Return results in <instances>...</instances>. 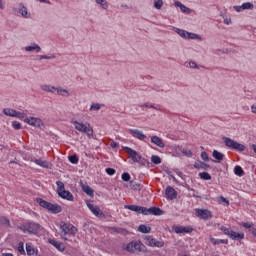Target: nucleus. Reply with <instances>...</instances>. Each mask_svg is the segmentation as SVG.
<instances>
[{
	"label": "nucleus",
	"mask_w": 256,
	"mask_h": 256,
	"mask_svg": "<svg viewBox=\"0 0 256 256\" xmlns=\"http://www.w3.org/2000/svg\"><path fill=\"white\" fill-rule=\"evenodd\" d=\"M72 124L74 125V128L76 129V131H79V133H85V135H87L88 139H93L94 135V131H93V127H91V124L89 123H83L81 121H73Z\"/></svg>",
	"instance_id": "f257e3e1"
},
{
	"label": "nucleus",
	"mask_w": 256,
	"mask_h": 256,
	"mask_svg": "<svg viewBox=\"0 0 256 256\" xmlns=\"http://www.w3.org/2000/svg\"><path fill=\"white\" fill-rule=\"evenodd\" d=\"M60 235L62 237V239H64L65 241H69V239L67 238V235H77V227L73 226V224L69 223V222H60Z\"/></svg>",
	"instance_id": "f03ea898"
},
{
	"label": "nucleus",
	"mask_w": 256,
	"mask_h": 256,
	"mask_svg": "<svg viewBox=\"0 0 256 256\" xmlns=\"http://www.w3.org/2000/svg\"><path fill=\"white\" fill-rule=\"evenodd\" d=\"M18 229L23 233H29L30 235H37L43 227L35 222H28L22 226H19Z\"/></svg>",
	"instance_id": "7ed1b4c3"
},
{
	"label": "nucleus",
	"mask_w": 256,
	"mask_h": 256,
	"mask_svg": "<svg viewBox=\"0 0 256 256\" xmlns=\"http://www.w3.org/2000/svg\"><path fill=\"white\" fill-rule=\"evenodd\" d=\"M129 253H145L147 247L141 241H132L126 246Z\"/></svg>",
	"instance_id": "20e7f679"
},
{
	"label": "nucleus",
	"mask_w": 256,
	"mask_h": 256,
	"mask_svg": "<svg viewBox=\"0 0 256 256\" xmlns=\"http://www.w3.org/2000/svg\"><path fill=\"white\" fill-rule=\"evenodd\" d=\"M220 231L224 233V235H227L230 237V239L236 240V241H241V239H245V234L243 232H235L225 226L220 227Z\"/></svg>",
	"instance_id": "39448f33"
},
{
	"label": "nucleus",
	"mask_w": 256,
	"mask_h": 256,
	"mask_svg": "<svg viewBox=\"0 0 256 256\" xmlns=\"http://www.w3.org/2000/svg\"><path fill=\"white\" fill-rule=\"evenodd\" d=\"M226 147L229 149H234L235 151H244L245 150V145L229 138V137H223L222 138Z\"/></svg>",
	"instance_id": "423d86ee"
},
{
	"label": "nucleus",
	"mask_w": 256,
	"mask_h": 256,
	"mask_svg": "<svg viewBox=\"0 0 256 256\" xmlns=\"http://www.w3.org/2000/svg\"><path fill=\"white\" fill-rule=\"evenodd\" d=\"M87 207L95 215V217H98V219H105V213L102 212L101 208L95 204H91L90 202H87Z\"/></svg>",
	"instance_id": "0eeeda50"
},
{
	"label": "nucleus",
	"mask_w": 256,
	"mask_h": 256,
	"mask_svg": "<svg viewBox=\"0 0 256 256\" xmlns=\"http://www.w3.org/2000/svg\"><path fill=\"white\" fill-rule=\"evenodd\" d=\"M142 215L161 216V215H165V212L161 210V208L159 207H151V208L144 207Z\"/></svg>",
	"instance_id": "6e6552de"
},
{
	"label": "nucleus",
	"mask_w": 256,
	"mask_h": 256,
	"mask_svg": "<svg viewBox=\"0 0 256 256\" xmlns=\"http://www.w3.org/2000/svg\"><path fill=\"white\" fill-rule=\"evenodd\" d=\"M24 123H27L28 125H31L32 127H43V120H41L40 118H36V117H27L24 119Z\"/></svg>",
	"instance_id": "1a4fd4ad"
},
{
	"label": "nucleus",
	"mask_w": 256,
	"mask_h": 256,
	"mask_svg": "<svg viewBox=\"0 0 256 256\" xmlns=\"http://www.w3.org/2000/svg\"><path fill=\"white\" fill-rule=\"evenodd\" d=\"M145 241L149 247H164L165 242L158 241L157 239L153 238L152 236H145Z\"/></svg>",
	"instance_id": "9d476101"
},
{
	"label": "nucleus",
	"mask_w": 256,
	"mask_h": 256,
	"mask_svg": "<svg viewBox=\"0 0 256 256\" xmlns=\"http://www.w3.org/2000/svg\"><path fill=\"white\" fill-rule=\"evenodd\" d=\"M124 150L129 155V157H131L134 163H139V161H141L142 157L140 156L139 152L133 150L130 147H125Z\"/></svg>",
	"instance_id": "9b49d317"
},
{
	"label": "nucleus",
	"mask_w": 256,
	"mask_h": 256,
	"mask_svg": "<svg viewBox=\"0 0 256 256\" xmlns=\"http://www.w3.org/2000/svg\"><path fill=\"white\" fill-rule=\"evenodd\" d=\"M196 216L199 217V219H211L213 214L207 209H196Z\"/></svg>",
	"instance_id": "f8f14e48"
},
{
	"label": "nucleus",
	"mask_w": 256,
	"mask_h": 256,
	"mask_svg": "<svg viewBox=\"0 0 256 256\" xmlns=\"http://www.w3.org/2000/svg\"><path fill=\"white\" fill-rule=\"evenodd\" d=\"M129 132L132 137L139 139V141H145V139H147V135L143 134V132L138 129H130Z\"/></svg>",
	"instance_id": "ddd939ff"
},
{
	"label": "nucleus",
	"mask_w": 256,
	"mask_h": 256,
	"mask_svg": "<svg viewBox=\"0 0 256 256\" xmlns=\"http://www.w3.org/2000/svg\"><path fill=\"white\" fill-rule=\"evenodd\" d=\"M173 231L177 234H181V233H193V228L187 226H174L173 227Z\"/></svg>",
	"instance_id": "4468645a"
},
{
	"label": "nucleus",
	"mask_w": 256,
	"mask_h": 256,
	"mask_svg": "<svg viewBox=\"0 0 256 256\" xmlns=\"http://www.w3.org/2000/svg\"><path fill=\"white\" fill-rule=\"evenodd\" d=\"M165 195L168 199L173 201V199H177V192L175 191V188L168 186L165 190Z\"/></svg>",
	"instance_id": "2eb2a0df"
},
{
	"label": "nucleus",
	"mask_w": 256,
	"mask_h": 256,
	"mask_svg": "<svg viewBox=\"0 0 256 256\" xmlns=\"http://www.w3.org/2000/svg\"><path fill=\"white\" fill-rule=\"evenodd\" d=\"M24 51H26L27 53H41V46H39L36 43H33L30 46H26L24 48Z\"/></svg>",
	"instance_id": "dca6fc26"
},
{
	"label": "nucleus",
	"mask_w": 256,
	"mask_h": 256,
	"mask_svg": "<svg viewBox=\"0 0 256 256\" xmlns=\"http://www.w3.org/2000/svg\"><path fill=\"white\" fill-rule=\"evenodd\" d=\"M18 12L20 13V15H22V17H24V19H29L31 17V14H29V12L27 11V7H25L23 3H20L18 5Z\"/></svg>",
	"instance_id": "f3484780"
},
{
	"label": "nucleus",
	"mask_w": 256,
	"mask_h": 256,
	"mask_svg": "<svg viewBox=\"0 0 256 256\" xmlns=\"http://www.w3.org/2000/svg\"><path fill=\"white\" fill-rule=\"evenodd\" d=\"M151 143L156 145V147H160V149L165 148V143L163 142V139H161L159 136H152Z\"/></svg>",
	"instance_id": "a211bd4d"
},
{
	"label": "nucleus",
	"mask_w": 256,
	"mask_h": 256,
	"mask_svg": "<svg viewBox=\"0 0 256 256\" xmlns=\"http://www.w3.org/2000/svg\"><path fill=\"white\" fill-rule=\"evenodd\" d=\"M124 209H129V211H134L135 213H141L143 215L144 207L137 205H125Z\"/></svg>",
	"instance_id": "6ab92c4d"
},
{
	"label": "nucleus",
	"mask_w": 256,
	"mask_h": 256,
	"mask_svg": "<svg viewBox=\"0 0 256 256\" xmlns=\"http://www.w3.org/2000/svg\"><path fill=\"white\" fill-rule=\"evenodd\" d=\"M47 211H50V213H61L63 211V208L59 204H49Z\"/></svg>",
	"instance_id": "aec40b11"
},
{
	"label": "nucleus",
	"mask_w": 256,
	"mask_h": 256,
	"mask_svg": "<svg viewBox=\"0 0 256 256\" xmlns=\"http://www.w3.org/2000/svg\"><path fill=\"white\" fill-rule=\"evenodd\" d=\"M50 245H53V247H56L58 251H65V245L63 243L55 240V239H49Z\"/></svg>",
	"instance_id": "412c9836"
},
{
	"label": "nucleus",
	"mask_w": 256,
	"mask_h": 256,
	"mask_svg": "<svg viewBox=\"0 0 256 256\" xmlns=\"http://www.w3.org/2000/svg\"><path fill=\"white\" fill-rule=\"evenodd\" d=\"M59 197L62 199H67V201H73V194L67 190H62V192L58 193Z\"/></svg>",
	"instance_id": "4be33fe9"
},
{
	"label": "nucleus",
	"mask_w": 256,
	"mask_h": 256,
	"mask_svg": "<svg viewBox=\"0 0 256 256\" xmlns=\"http://www.w3.org/2000/svg\"><path fill=\"white\" fill-rule=\"evenodd\" d=\"M40 88L42 89V91H45L46 93H55V91H57V87L47 84L41 85Z\"/></svg>",
	"instance_id": "5701e85b"
},
{
	"label": "nucleus",
	"mask_w": 256,
	"mask_h": 256,
	"mask_svg": "<svg viewBox=\"0 0 256 256\" xmlns=\"http://www.w3.org/2000/svg\"><path fill=\"white\" fill-rule=\"evenodd\" d=\"M209 165L206 164L205 162H201V161H196L194 163V168L195 169H203L204 171H207V169H209Z\"/></svg>",
	"instance_id": "b1692460"
},
{
	"label": "nucleus",
	"mask_w": 256,
	"mask_h": 256,
	"mask_svg": "<svg viewBox=\"0 0 256 256\" xmlns=\"http://www.w3.org/2000/svg\"><path fill=\"white\" fill-rule=\"evenodd\" d=\"M174 5H175V7H179V9H180V11H182V13H187V14L191 13V10L179 1H176L174 3Z\"/></svg>",
	"instance_id": "393cba45"
},
{
	"label": "nucleus",
	"mask_w": 256,
	"mask_h": 256,
	"mask_svg": "<svg viewBox=\"0 0 256 256\" xmlns=\"http://www.w3.org/2000/svg\"><path fill=\"white\" fill-rule=\"evenodd\" d=\"M138 107L143 109V107H147L148 109H155L156 111H161V108H159V105L155 106V104H151L149 102H146L144 104H139Z\"/></svg>",
	"instance_id": "a878e982"
},
{
	"label": "nucleus",
	"mask_w": 256,
	"mask_h": 256,
	"mask_svg": "<svg viewBox=\"0 0 256 256\" xmlns=\"http://www.w3.org/2000/svg\"><path fill=\"white\" fill-rule=\"evenodd\" d=\"M173 31L180 35L183 39H187L189 32L180 28H173Z\"/></svg>",
	"instance_id": "bb28decb"
},
{
	"label": "nucleus",
	"mask_w": 256,
	"mask_h": 256,
	"mask_svg": "<svg viewBox=\"0 0 256 256\" xmlns=\"http://www.w3.org/2000/svg\"><path fill=\"white\" fill-rule=\"evenodd\" d=\"M212 157H214V159H217L218 163H221V161H223L225 155H223V153H221L217 150H214L212 153Z\"/></svg>",
	"instance_id": "cd10ccee"
},
{
	"label": "nucleus",
	"mask_w": 256,
	"mask_h": 256,
	"mask_svg": "<svg viewBox=\"0 0 256 256\" xmlns=\"http://www.w3.org/2000/svg\"><path fill=\"white\" fill-rule=\"evenodd\" d=\"M36 203L40 205V207H43L44 209H49L50 202H47L43 200L42 198H36Z\"/></svg>",
	"instance_id": "c85d7f7f"
},
{
	"label": "nucleus",
	"mask_w": 256,
	"mask_h": 256,
	"mask_svg": "<svg viewBox=\"0 0 256 256\" xmlns=\"http://www.w3.org/2000/svg\"><path fill=\"white\" fill-rule=\"evenodd\" d=\"M56 92L58 93V95H61V97H69L71 95L68 90L61 87L56 88Z\"/></svg>",
	"instance_id": "c756f323"
},
{
	"label": "nucleus",
	"mask_w": 256,
	"mask_h": 256,
	"mask_svg": "<svg viewBox=\"0 0 256 256\" xmlns=\"http://www.w3.org/2000/svg\"><path fill=\"white\" fill-rule=\"evenodd\" d=\"M34 163H36V165H39L40 167H44V169H49V162L48 161H43L41 159H35Z\"/></svg>",
	"instance_id": "7c9ffc66"
},
{
	"label": "nucleus",
	"mask_w": 256,
	"mask_h": 256,
	"mask_svg": "<svg viewBox=\"0 0 256 256\" xmlns=\"http://www.w3.org/2000/svg\"><path fill=\"white\" fill-rule=\"evenodd\" d=\"M81 187H82V191H84V193L89 195V197H93L94 192L88 185L81 184Z\"/></svg>",
	"instance_id": "2f4dec72"
},
{
	"label": "nucleus",
	"mask_w": 256,
	"mask_h": 256,
	"mask_svg": "<svg viewBox=\"0 0 256 256\" xmlns=\"http://www.w3.org/2000/svg\"><path fill=\"white\" fill-rule=\"evenodd\" d=\"M210 241H211V243H213L214 245H220V244H225V245H227V243H229L228 240H225V239H215V238H213V237L210 238Z\"/></svg>",
	"instance_id": "473e14b6"
},
{
	"label": "nucleus",
	"mask_w": 256,
	"mask_h": 256,
	"mask_svg": "<svg viewBox=\"0 0 256 256\" xmlns=\"http://www.w3.org/2000/svg\"><path fill=\"white\" fill-rule=\"evenodd\" d=\"M138 231L140 233H151V227L145 225V224H142L138 227Z\"/></svg>",
	"instance_id": "72a5a7b5"
},
{
	"label": "nucleus",
	"mask_w": 256,
	"mask_h": 256,
	"mask_svg": "<svg viewBox=\"0 0 256 256\" xmlns=\"http://www.w3.org/2000/svg\"><path fill=\"white\" fill-rule=\"evenodd\" d=\"M15 111L14 109L11 108H5L3 110L4 115H6L7 117H15Z\"/></svg>",
	"instance_id": "f704fd0d"
},
{
	"label": "nucleus",
	"mask_w": 256,
	"mask_h": 256,
	"mask_svg": "<svg viewBox=\"0 0 256 256\" xmlns=\"http://www.w3.org/2000/svg\"><path fill=\"white\" fill-rule=\"evenodd\" d=\"M234 173L238 177H243V175H245V171H243V168H241V166H235Z\"/></svg>",
	"instance_id": "c9c22d12"
},
{
	"label": "nucleus",
	"mask_w": 256,
	"mask_h": 256,
	"mask_svg": "<svg viewBox=\"0 0 256 256\" xmlns=\"http://www.w3.org/2000/svg\"><path fill=\"white\" fill-rule=\"evenodd\" d=\"M95 2L102 7V9L107 10L109 9V3L107 0H95Z\"/></svg>",
	"instance_id": "e433bc0d"
},
{
	"label": "nucleus",
	"mask_w": 256,
	"mask_h": 256,
	"mask_svg": "<svg viewBox=\"0 0 256 256\" xmlns=\"http://www.w3.org/2000/svg\"><path fill=\"white\" fill-rule=\"evenodd\" d=\"M27 115V111H15L14 117H16L17 119H25Z\"/></svg>",
	"instance_id": "4c0bfd02"
},
{
	"label": "nucleus",
	"mask_w": 256,
	"mask_h": 256,
	"mask_svg": "<svg viewBox=\"0 0 256 256\" xmlns=\"http://www.w3.org/2000/svg\"><path fill=\"white\" fill-rule=\"evenodd\" d=\"M200 179H203V181H211V174L207 172L199 173Z\"/></svg>",
	"instance_id": "58836bf2"
},
{
	"label": "nucleus",
	"mask_w": 256,
	"mask_h": 256,
	"mask_svg": "<svg viewBox=\"0 0 256 256\" xmlns=\"http://www.w3.org/2000/svg\"><path fill=\"white\" fill-rule=\"evenodd\" d=\"M186 39H194V40L201 41L202 38H201V35L199 34L188 32V36Z\"/></svg>",
	"instance_id": "ea45409f"
},
{
	"label": "nucleus",
	"mask_w": 256,
	"mask_h": 256,
	"mask_svg": "<svg viewBox=\"0 0 256 256\" xmlns=\"http://www.w3.org/2000/svg\"><path fill=\"white\" fill-rule=\"evenodd\" d=\"M26 253L27 255H35V248L29 243L26 244Z\"/></svg>",
	"instance_id": "a19ab883"
},
{
	"label": "nucleus",
	"mask_w": 256,
	"mask_h": 256,
	"mask_svg": "<svg viewBox=\"0 0 256 256\" xmlns=\"http://www.w3.org/2000/svg\"><path fill=\"white\" fill-rule=\"evenodd\" d=\"M130 188L133 189V191H140L141 185L135 181H130Z\"/></svg>",
	"instance_id": "79ce46f5"
},
{
	"label": "nucleus",
	"mask_w": 256,
	"mask_h": 256,
	"mask_svg": "<svg viewBox=\"0 0 256 256\" xmlns=\"http://www.w3.org/2000/svg\"><path fill=\"white\" fill-rule=\"evenodd\" d=\"M56 185H57V193H61L62 191H65V184L61 181H57L56 182Z\"/></svg>",
	"instance_id": "37998d69"
},
{
	"label": "nucleus",
	"mask_w": 256,
	"mask_h": 256,
	"mask_svg": "<svg viewBox=\"0 0 256 256\" xmlns=\"http://www.w3.org/2000/svg\"><path fill=\"white\" fill-rule=\"evenodd\" d=\"M151 161L154 163V165H161V157L157 155H152Z\"/></svg>",
	"instance_id": "c03bdc74"
},
{
	"label": "nucleus",
	"mask_w": 256,
	"mask_h": 256,
	"mask_svg": "<svg viewBox=\"0 0 256 256\" xmlns=\"http://www.w3.org/2000/svg\"><path fill=\"white\" fill-rule=\"evenodd\" d=\"M242 9H244V11H245V9L253 10V9H255V6L251 2H246V3L242 4Z\"/></svg>",
	"instance_id": "a18cd8bd"
},
{
	"label": "nucleus",
	"mask_w": 256,
	"mask_h": 256,
	"mask_svg": "<svg viewBox=\"0 0 256 256\" xmlns=\"http://www.w3.org/2000/svg\"><path fill=\"white\" fill-rule=\"evenodd\" d=\"M68 159L73 165H77V163H79V157H77V155L69 156Z\"/></svg>",
	"instance_id": "49530a36"
},
{
	"label": "nucleus",
	"mask_w": 256,
	"mask_h": 256,
	"mask_svg": "<svg viewBox=\"0 0 256 256\" xmlns=\"http://www.w3.org/2000/svg\"><path fill=\"white\" fill-rule=\"evenodd\" d=\"M101 107H103V105H101L99 103H93L90 106V111H99L101 109Z\"/></svg>",
	"instance_id": "de8ad7c7"
},
{
	"label": "nucleus",
	"mask_w": 256,
	"mask_h": 256,
	"mask_svg": "<svg viewBox=\"0 0 256 256\" xmlns=\"http://www.w3.org/2000/svg\"><path fill=\"white\" fill-rule=\"evenodd\" d=\"M18 252L20 255H25V247L23 242H19L18 244Z\"/></svg>",
	"instance_id": "09e8293b"
},
{
	"label": "nucleus",
	"mask_w": 256,
	"mask_h": 256,
	"mask_svg": "<svg viewBox=\"0 0 256 256\" xmlns=\"http://www.w3.org/2000/svg\"><path fill=\"white\" fill-rule=\"evenodd\" d=\"M155 9H161L163 7V0H154Z\"/></svg>",
	"instance_id": "8fccbe9b"
},
{
	"label": "nucleus",
	"mask_w": 256,
	"mask_h": 256,
	"mask_svg": "<svg viewBox=\"0 0 256 256\" xmlns=\"http://www.w3.org/2000/svg\"><path fill=\"white\" fill-rule=\"evenodd\" d=\"M55 55H50V56H48V55H40V56H38V60L39 61H42V59H55Z\"/></svg>",
	"instance_id": "3c124183"
},
{
	"label": "nucleus",
	"mask_w": 256,
	"mask_h": 256,
	"mask_svg": "<svg viewBox=\"0 0 256 256\" xmlns=\"http://www.w3.org/2000/svg\"><path fill=\"white\" fill-rule=\"evenodd\" d=\"M0 223H1L2 225H7L8 227H9V225H10V222H9V220L7 219V217H1V218H0Z\"/></svg>",
	"instance_id": "603ef678"
},
{
	"label": "nucleus",
	"mask_w": 256,
	"mask_h": 256,
	"mask_svg": "<svg viewBox=\"0 0 256 256\" xmlns=\"http://www.w3.org/2000/svg\"><path fill=\"white\" fill-rule=\"evenodd\" d=\"M122 180L123 181H131V175H129V173L125 172L122 174Z\"/></svg>",
	"instance_id": "864d4df0"
},
{
	"label": "nucleus",
	"mask_w": 256,
	"mask_h": 256,
	"mask_svg": "<svg viewBox=\"0 0 256 256\" xmlns=\"http://www.w3.org/2000/svg\"><path fill=\"white\" fill-rule=\"evenodd\" d=\"M182 153H183V155H185V157H192L193 156V152H191V150L183 149Z\"/></svg>",
	"instance_id": "5fc2aeb1"
},
{
	"label": "nucleus",
	"mask_w": 256,
	"mask_h": 256,
	"mask_svg": "<svg viewBox=\"0 0 256 256\" xmlns=\"http://www.w3.org/2000/svg\"><path fill=\"white\" fill-rule=\"evenodd\" d=\"M189 67H190V69H199V65H197V62H195V61H190Z\"/></svg>",
	"instance_id": "6e6d98bb"
},
{
	"label": "nucleus",
	"mask_w": 256,
	"mask_h": 256,
	"mask_svg": "<svg viewBox=\"0 0 256 256\" xmlns=\"http://www.w3.org/2000/svg\"><path fill=\"white\" fill-rule=\"evenodd\" d=\"M12 127L16 130L21 129V123L17 122V121H13L12 122Z\"/></svg>",
	"instance_id": "4d7b16f0"
},
{
	"label": "nucleus",
	"mask_w": 256,
	"mask_h": 256,
	"mask_svg": "<svg viewBox=\"0 0 256 256\" xmlns=\"http://www.w3.org/2000/svg\"><path fill=\"white\" fill-rule=\"evenodd\" d=\"M201 159L203 161H209V155L207 154V152H202L201 153Z\"/></svg>",
	"instance_id": "13d9d810"
},
{
	"label": "nucleus",
	"mask_w": 256,
	"mask_h": 256,
	"mask_svg": "<svg viewBox=\"0 0 256 256\" xmlns=\"http://www.w3.org/2000/svg\"><path fill=\"white\" fill-rule=\"evenodd\" d=\"M234 11H237V13H241V11H244L243 5L241 6H234Z\"/></svg>",
	"instance_id": "bf43d9fd"
},
{
	"label": "nucleus",
	"mask_w": 256,
	"mask_h": 256,
	"mask_svg": "<svg viewBox=\"0 0 256 256\" xmlns=\"http://www.w3.org/2000/svg\"><path fill=\"white\" fill-rule=\"evenodd\" d=\"M243 227H245V229H249L251 231V229H255V227H253V224L251 223H244Z\"/></svg>",
	"instance_id": "052dcab7"
},
{
	"label": "nucleus",
	"mask_w": 256,
	"mask_h": 256,
	"mask_svg": "<svg viewBox=\"0 0 256 256\" xmlns=\"http://www.w3.org/2000/svg\"><path fill=\"white\" fill-rule=\"evenodd\" d=\"M106 173L107 175H113L114 173H116V171L113 168H106Z\"/></svg>",
	"instance_id": "680f3d73"
},
{
	"label": "nucleus",
	"mask_w": 256,
	"mask_h": 256,
	"mask_svg": "<svg viewBox=\"0 0 256 256\" xmlns=\"http://www.w3.org/2000/svg\"><path fill=\"white\" fill-rule=\"evenodd\" d=\"M110 147H112V149H116V147H119V143L115 142V141H112L110 143Z\"/></svg>",
	"instance_id": "e2e57ef3"
},
{
	"label": "nucleus",
	"mask_w": 256,
	"mask_h": 256,
	"mask_svg": "<svg viewBox=\"0 0 256 256\" xmlns=\"http://www.w3.org/2000/svg\"><path fill=\"white\" fill-rule=\"evenodd\" d=\"M220 201H222V203H226V205H229V200H226L223 196H220Z\"/></svg>",
	"instance_id": "0e129e2a"
},
{
	"label": "nucleus",
	"mask_w": 256,
	"mask_h": 256,
	"mask_svg": "<svg viewBox=\"0 0 256 256\" xmlns=\"http://www.w3.org/2000/svg\"><path fill=\"white\" fill-rule=\"evenodd\" d=\"M112 231H115L116 233H123L122 228H112Z\"/></svg>",
	"instance_id": "69168bd1"
},
{
	"label": "nucleus",
	"mask_w": 256,
	"mask_h": 256,
	"mask_svg": "<svg viewBox=\"0 0 256 256\" xmlns=\"http://www.w3.org/2000/svg\"><path fill=\"white\" fill-rule=\"evenodd\" d=\"M251 111H252V113H255V115H256V106L255 105L251 106Z\"/></svg>",
	"instance_id": "338daca9"
},
{
	"label": "nucleus",
	"mask_w": 256,
	"mask_h": 256,
	"mask_svg": "<svg viewBox=\"0 0 256 256\" xmlns=\"http://www.w3.org/2000/svg\"><path fill=\"white\" fill-rule=\"evenodd\" d=\"M2 256H13L11 253H2Z\"/></svg>",
	"instance_id": "774afa93"
}]
</instances>
